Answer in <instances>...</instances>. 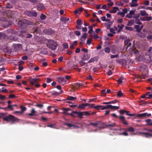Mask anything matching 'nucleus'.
I'll return each mask as SVG.
<instances>
[{
    "label": "nucleus",
    "instance_id": "f257e3e1",
    "mask_svg": "<svg viewBox=\"0 0 152 152\" xmlns=\"http://www.w3.org/2000/svg\"><path fill=\"white\" fill-rule=\"evenodd\" d=\"M3 119V121H6L7 122L10 121L12 122L11 124H14L15 122H18L19 121V119L18 118L11 115H9L8 116L4 117Z\"/></svg>",
    "mask_w": 152,
    "mask_h": 152
},
{
    "label": "nucleus",
    "instance_id": "f03ea898",
    "mask_svg": "<svg viewBox=\"0 0 152 152\" xmlns=\"http://www.w3.org/2000/svg\"><path fill=\"white\" fill-rule=\"evenodd\" d=\"M33 23L31 21L25 19H23L18 21V24L20 27H22L24 25H33Z\"/></svg>",
    "mask_w": 152,
    "mask_h": 152
},
{
    "label": "nucleus",
    "instance_id": "7ed1b4c3",
    "mask_svg": "<svg viewBox=\"0 0 152 152\" xmlns=\"http://www.w3.org/2000/svg\"><path fill=\"white\" fill-rule=\"evenodd\" d=\"M57 45L56 42L52 40L49 39L48 40L47 46L53 50H55L56 48Z\"/></svg>",
    "mask_w": 152,
    "mask_h": 152
},
{
    "label": "nucleus",
    "instance_id": "20e7f679",
    "mask_svg": "<svg viewBox=\"0 0 152 152\" xmlns=\"http://www.w3.org/2000/svg\"><path fill=\"white\" fill-rule=\"evenodd\" d=\"M28 80L30 82V84L31 86L35 85V86L37 88L40 86V85L38 83L40 81L39 78H31Z\"/></svg>",
    "mask_w": 152,
    "mask_h": 152
},
{
    "label": "nucleus",
    "instance_id": "39448f33",
    "mask_svg": "<svg viewBox=\"0 0 152 152\" xmlns=\"http://www.w3.org/2000/svg\"><path fill=\"white\" fill-rule=\"evenodd\" d=\"M144 130L149 132L150 133L139 132V133L140 134H142L143 136L146 138L148 137H152V130L147 129H145Z\"/></svg>",
    "mask_w": 152,
    "mask_h": 152
},
{
    "label": "nucleus",
    "instance_id": "423d86ee",
    "mask_svg": "<svg viewBox=\"0 0 152 152\" xmlns=\"http://www.w3.org/2000/svg\"><path fill=\"white\" fill-rule=\"evenodd\" d=\"M7 32L8 33L7 35L8 36H12V37L14 35H17L18 32L14 30L13 29H9L7 30Z\"/></svg>",
    "mask_w": 152,
    "mask_h": 152
},
{
    "label": "nucleus",
    "instance_id": "0eeeda50",
    "mask_svg": "<svg viewBox=\"0 0 152 152\" xmlns=\"http://www.w3.org/2000/svg\"><path fill=\"white\" fill-rule=\"evenodd\" d=\"M57 81L60 83L64 85L66 84V80L63 77L57 78Z\"/></svg>",
    "mask_w": 152,
    "mask_h": 152
},
{
    "label": "nucleus",
    "instance_id": "6e6552de",
    "mask_svg": "<svg viewBox=\"0 0 152 152\" xmlns=\"http://www.w3.org/2000/svg\"><path fill=\"white\" fill-rule=\"evenodd\" d=\"M118 118L123 124L126 125H127L128 124V123L125 120V118L124 116H119Z\"/></svg>",
    "mask_w": 152,
    "mask_h": 152
},
{
    "label": "nucleus",
    "instance_id": "1a4fd4ad",
    "mask_svg": "<svg viewBox=\"0 0 152 152\" xmlns=\"http://www.w3.org/2000/svg\"><path fill=\"white\" fill-rule=\"evenodd\" d=\"M32 31L33 33L36 34H39L41 32L37 26L33 28Z\"/></svg>",
    "mask_w": 152,
    "mask_h": 152
},
{
    "label": "nucleus",
    "instance_id": "9d476101",
    "mask_svg": "<svg viewBox=\"0 0 152 152\" xmlns=\"http://www.w3.org/2000/svg\"><path fill=\"white\" fill-rule=\"evenodd\" d=\"M90 105V104L86 103L84 104H82L79 105L77 107L78 108L81 109H84L87 106Z\"/></svg>",
    "mask_w": 152,
    "mask_h": 152
},
{
    "label": "nucleus",
    "instance_id": "9b49d317",
    "mask_svg": "<svg viewBox=\"0 0 152 152\" xmlns=\"http://www.w3.org/2000/svg\"><path fill=\"white\" fill-rule=\"evenodd\" d=\"M90 55L88 54H84L83 56L81 58V59L85 61L88 60L90 58Z\"/></svg>",
    "mask_w": 152,
    "mask_h": 152
},
{
    "label": "nucleus",
    "instance_id": "f8f14e48",
    "mask_svg": "<svg viewBox=\"0 0 152 152\" xmlns=\"http://www.w3.org/2000/svg\"><path fill=\"white\" fill-rule=\"evenodd\" d=\"M36 111L34 108H33L31 111V113L26 115L31 116H38V115L36 114Z\"/></svg>",
    "mask_w": 152,
    "mask_h": 152
},
{
    "label": "nucleus",
    "instance_id": "ddd939ff",
    "mask_svg": "<svg viewBox=\"0 0 152 152\" xmlns=\"http://www.w3.org/2000/svg\"><path fill=\"white\" fill-rule=\"evenodd\" d=\"M62 110L63 111V112L62 113L63 114H65L66 115H69V113H67V112L70 110L71 109L69 108H62Z\"/></svg>",
    "mask_w": 152,
    "mask_h": 152
},
{
    "label": "nucleus",
    "instance_id": "4468645a",
    "mask_svg": "<svg viewBox=\"0 0 152 152\" xmlns=\"http://www.w3.org/2000/svg\"><path fill=\"white\" fill-rule=\"evenodd\" d=\"M98 57L96 56L91 58V59L88 61V63H89L94 61H97L98 60Z\"/></svg>",
    "mask_w": 152,
    "mask_h": 152
},
{
    "label": "nucleus",
    "instance_id": "2eb2a0df",
    "mask_svg": "<svg viewBox=\"0 0 152 152\" xmlns=\"http://www.w3.org/2000/svg\"><path fill=\"white\" fill-rule=\"evenodd\" d=\"M118 102L116 100L107 102H104L102 103L103 104H115Z\"/></svg>",
    "mask_w": 152,
    "mask_h": 152
},
{
    "label": "nucleus",
    "instance_id": "dca6fc26",
    "mask_svg": "<svg viewBox=\"0 0 152 152\" xmlns=\"http://www.w3.org/2000/svg\"><path fill=\"white\" fill-rule=\"evenodd\" d=\"M45 8V7H44V5L42 4H39L37 7V10L39 11L44 9Z\"/></svg>",
    "mask_w": 152,
    "mask_h": 152
},
{
    "label": "nucleus",
    "instance_id": "f3484780",
    "mask_svg": "<svg viewBox=\"0 0 152 152\" xmlns=\"http://www.w3.org/2000/svg\"><path fill=\"white\" fill-rule=\"evenodd\" d=\"M48 93L51 94L52 96H58L60 94V93L55 91H50Z\"/></svg>",
    "mask_w": 152,
    "mask_h": 152
},
{
    "label": "nucleus",
    "instance_id": "a211bd4d",
    "mask_svg": "<svg viewBox=\"0 0 152 152\" xmlns=\"http://www.w3.org/2000/svg\"><path fill=\"white\" fill-rule=\"evenodd\" d=\"M130 112L129 111H126L125 113H126V115L131 117H134L136 116V115L135 114H130L129 113Z\"/></svg>",
    "mask_w": 152,
    "mask_h": 152
},
{
    "label": "nucleus",
    "instance_id": "6ab92c4d",
    "mask_svg": "<svg viewBox=\"0 0 152 152\" xmlns=\"http://www.w3.org/2000/svg\"><path fill=\"white\" fill-rule=\"evenodd\" d=\"M116 126V123H111L109 124H107L105 125V126L107 127H114Z\"/></svg>",
    "mask_w": 152,
    "mask_h": 152
},
{
    "label": "nucleus",
    "instance_id": "aec40b11",
    "mask_svg": "<svg viewBox=\"0 0 152 152\" xmlns=\"http://www.w3.org/2000/svg\"><path fill=\"white\" fill-rule=\"evenodd\" d=\"M145 122L148 125L152 126V120L151 119H147L145 120Z\"/></svg>",
    "mask_w": 152,
    "mask_h": 152
},
{
    "label": "nucleus",
    "instance_id": "412c9836",
    "mask_svg": "<svg viewBox=\"0 0 152 152\" xmlns=\"http://www.w3.org/2000/svg\"><path fill=\"white\" fill-rule=\"evenodd\" d=\"M77 99L76 97H74L71 96H68L67 97L66 100L74 101L76 100Z\"/></svg>",
    "mask_w": 152,
    "mask_h": 152
},
{
    "label": "nucleus",
    "instance_id": "4be33fe9",
    "mask_svg": "<svg viewBox=\"0 0 152 152\" xmlns=\"http://www.w3.org/2000/svg\"><path fill=\"white\" fill-rule=\"evenodd\" d=\"M37 16V12L34 11H31V16H33L34 17H36Z\"/></svg>",
    "mask_w": 152,
    "mask_h": 152
},
{
    "label": "nucleus",
    "instance_id": "5701e85b",
    "mask_svg": "<svg viewBox=\"0 0 152 152\" xmlns=\"http://www.w3.org/2000/svg\"><path fill=\"white\" fill-rule=\"evenodd\" d=\"M147 113H144L142 114H137L136 115L137 117H145L146 116Z\"/></svg>",
    "mask_w": 152,
    "mask_h": 152
},
{
    "label": "nucleus",
    "instance_id": "b1692460",
    "mask_svg": "<svg viewBox=\"0 0 152 152\" xmlns=\"http://www.w3.org/2000/svg\"><path fill=\"white\" fill-rule=\"evenodd\" d=\"M124 129L125 130H126L127 132H134V129L132 127H130L127 129Z\"/></svg>",
    "mask_w": 152,
    "mask_h": 152
},
{
    "label": "nucleus",
    "instance_id": "393cba45",
    "mask_svg": "<svg viewBox=\"0 0 152 152\" xmlns=\"http://www.w3.org/2000/svg\"><path fill=\"white\" fill-rule=\"evenodd\" d=\"M140 13L142 16H147L148 15V14L146 13V11L145 10L140 11Z\"/></svg>",
    "mask_w": 152,
    "mask_h": 152
},
{
    "label": "nucleus",
    "instance_id": "a878e982",
    "mask_svg": "<svg viewBox=\"0 0 152 152\" xmlns=\"http://www.w3.org/2000/svg\"><path fill=\"white\" fill-rule=\"evenodd\" d=\"M134 28L136 29V31L138 32H140L141 31V28L140 29V26L137 25H134Z\"/></svg>",
    "mask_w": 152,
    "mask_h": 152
},
{
    "label": "nucleus",
    "instance_id": "bb28decb",
    "mask_svg": "<svg viewBox=\"0 0 152 152\" xmlns=\"http://www.w3.org/2000/svg\"><path fill=\"white\" fill-rule=\"evenodd\" d=\"M134 22V21L133 20H131L128 21L127 25L128 26H131L133 24Z\"/></svg>",
    "mask_w": 152,
    "mask_h": 152
},
{
    "label": "nucleus",
    "instance_id": "cd10ccee",
    "mask_svg": "<svg viewBox=\"0 0 152 152\" xmlns=\"http://www.w3.org/2000/svg\"><path fill=\"white\" fill-rule=\"evenodd\" d=\"M97 124L98 125H100L102 126H105L106 124H105L104 123L100 121H99L97 122Z\"/></svg>",
    "mask_w": 152,
    "mask_h": 152
},
{
    "label": "nucleus",
    "instance_id": "c85d7f7f",
    "mask_svg": "<svg viewBox=\"0 0 152 152\" xmlns=\"http://www.w3.org/2000/svg\"><path fill=\"white\" fill-rule=\"evenodd\" d=\"M88 28H89V30L88 31V33L90 34H92L93 32V26H88Z\"/></svg>",
    "mask_w": 152,
    "mask_h": 152
},
{
    "label": "nucleus",
    "instance_id": "c756f323",
    "mask_svg": "<svg viewBox=\"0 0 152 152\" xmlns=\"http://www.w3.org/2000/svg\"><path fill=\"white\" fill-rule=\"evenodd\" d=\"M77 114L78 115V117L80 118H83V115H84L83 112H78Z\"/></svg>",
    "mask_w": 152,
    "mask_h": 152
},
{
    "label": "nucleus",
    "instance_id": "7c9ffc66",
    "mask_svg": "<svg viewBox=\"0 0 152 152\" xmlns=\"http://www.w3.org/2000/svg\"><path fill=\"white\" fill-rule=\"evenodd\" d=\"M119 108V106H112L111 105L110 109L112 110H116Z\"/></svg>",
    "mask_w": 152,
    "mask_h": 152
},
{
    "label": "nucleus",
    "instance_id": "2f4dec72",
    "mask_svg": "<svg viewBox=\"0 0 152 152\" xmlns=\"http://www.w3.org/2000/svg\"><path fill=\"white\" fill-rule=\"evenodd\" d=\"M112 9L114 12V13L116 12L117 11H119V9L117 7H113Z\"/></svg>",
    "mask_w": 152,
    "mask_h": 152
},
{
    "label": "nucleus",
    "instance_id": "473e14b6",
    "mask_svg": "<svg viewBox=\"0 0 152 152\" xmlns=\"http://www.w3.org/2000/svg\"><path fill=\"white\" fill-rule=\"evenodd\" d=\"M146 95L147 96V97L149 99H151L152 98V94L151 92H148L146 94Z\"/></svg>",
    "mask_w": 152,
    "mask_h": 152
},
{
    "label": "nucleus",
    "instance_id": "72a5a7b5",
    "mask_svg": "<svg viewBox=\"0 0 152 152\" xmlns=\"http://www.w3.org/2000/svg\"><path fill=\"white\" fill-rule=\"evenodd\" d=\"M104 51L105 53H110V48L109 47H106L104 48Z\"/></svg>",
    "mask_w": 152,
    "mask_h": 152
},
{
    "label": "nucleus",
    "instance_id": "f704fd0d",
    "mask_svg": "<svg viewBox=\"0 0 152 152\" xmlns=\"http://www.w3.org/2000/svg\"><path fill=\"white\" fill-rule=\"evenodd\" d=\"M64 125L67 126L69 128H71L72 127H75V126L72 124H68L67 123H65L64 124Z\"/></svg>",
    "mask_w": 152,
    "mask_h": 152
},
{
    "label": "nucleus",
    "instance_id": "c9c22d12",
    "mask_svg": "<svg viewBox=\"0 0 152 152\" xmlns=\"http://www.w3.org/2000/svg\"><path fill=\"white\" fill-rule=\"evenodd\" d=\"M6 36L4 34L0 33V40L4 38Z\"/></svg>",
    "mask_w": 152,
    "mask_h": 152
},
{
    "label": "nucleus",
    "instance_id": "e433bc0d",
    "mask_svg": "<svg viewBox=\"0 0 152 152\" xmlns=\"http://www.w3.org/2000/svg\"><path fill=\"white\" fill-rule=\"evenodd\" d=\"M46 16L43 14H41L40 16V19L42 20H44L46 19Z\"/></svg>",
    "mask_w": 152,
    "mask_h": 152
},
{
    "label": "nucleus",
    "instance_id": "4c0bfd02",
    "mask_svg": "<svg viewBox=\"0 0 152 152\" xmlns=\"http://www.w3.org/2000/svg\"><path fill=\"white\" fill-rule=\"evenodd\" d=\"M77 24L79 26L81 25L82 24V21L80 19H78L76 21Z\"/></svg>",
    "mask_w": 152,
    "mask_h": 152
},
{
    "label": "nucleus",
    "instance_id": "58836bf2",
    "mask_svg": "<svg viewBox=\"0 0 152 152\" xmlns=\"http://www.w3.org/2000/svg\"><path fill=\"white\" fill-rule=\"evenodd\" d=\"M123 95V94L121 93V91H119L118 92L117 94V96L118 97H120L122 96Z\"/></svg>",
    "mask_w": 152,
    "mask_h": 152
},
{
    "label": "nucleus",
    "instance_id": "ea45409f",
    "mask_svg": "<svg viewBox=\"0 0 152 152\" xmlns=\"http://www.w3.org/2000/svg\"><path fill=\"white\" fill-rule=\"evenodd\" d=\"M6 109H6L7 108L10 109V110H13V106L11 105H8L7 106V107H6Z\"/></svg>",
    "mask_w": 152,
    "mask_h": 152
},
{
    "label": "nucleus",
    "instance_id": "a19ab883",
    "mask_svg": "<svg viewBox=\"0 0 152 152\" xmlns=\"http://www.w3.org/2000/svg\"><path fill=\"white\" fill-rule=\"evenodd\" d=\"M106 92L105 89L102 90L101 91L102 96H106Z\"/></svg>",
    "mask_w": 152,
    "mask_h": 152
},
{
    "label": "nucleus",
    "instance_id": "79ce46f5",
    "mask_svg": "<svg viewBox=\"0 0 152 152\" xmlns=\"http://www.w3.org/2000/svg\"><path fill=\"white\" fill-rule=\"evenodd\" d=\"M63 46L64 48L65 49H67L68 48V44L66 42L64 43L63 44Z\"/></svg>",
    "mask_w": 152,
    "mask_h": 152
},
{
    "label": "nucleus",
    "instance_id": "37998d69",
    "mask_svg": "<svg viewBox=\"0 0 152 152\" xmlns=\"http://www.w3.org/2000/svg\"><path fill=\"white\" fill-rule=\"evenodd\" d=\"M135 22L136 24L138 25H140L141 24V23L140 22V20L139 19H136L135 20Z\"/></svg>",
    "mask_w": 152,
    "mask_h": 152
},
{
    "label": "nucleus",
    "instance_id": "c03bdc74",
    "mask_svg": "<svg viewBox=\"0 0 152 152\" xmlns=\"http://www.w3.org/2000/svg\"><path fill=\"white\" fill-rule=\"evenodd\" d=\"M102 107V106L99 105H97L96 106H94V108L95 109L99 110L101 109V107Z\"/></svg>",
    "mask_w": 152,
    "mask_h": 152
},
{
    "label": "nucleus",
    "instance_id": "a18cd8bd",
    "mask_svg": "<svg viewBox=\"0 0 152 152\" xmlns=\"http://www.w3.org/2000/svg\"><path fill=\"white\" fill-rule=\"evenodd\" d=\"M24 13L25 15L29 16H31V11H26Z\"/></svg>",
    "mask_w": 152,
    "mask_h": 152
},
{
    "label": "nucleus",
    "instance_id": "49530a36",
    "mask_svg": "<svg viewBox=\"0 0 152 152\" xmlns=\"http://www.w3.org/2000/svg\"><path fill=\"white\" fill-rule=\"evenodd\" d=\"M152 19V18L151 16L147 17L144 20H146L147 21H149L151 20Z\"/></svg>",
    "mask_w": 152,
    "mask_h": 152
},
{
    "label": "nucleus",
    "instance_id": "de8ad7c7",
    "mask_svg": "<svg viewBox=\"0 0 152 152\" xmlns=\"http://www.w3.org/2000/svg\"><path fill=\"white\" fill-rule=\"evenodd\" d=\"M125 28L128 31H132L133 30V28L132 27L126 26Z\"/></svg>",
    "mask_w": 152,
    "mask_h": 152
},
{
    "label": "nucleus",
    "instance_id": "09e8293b",
    "mask_svg": "<svg viewBox=\"0 0 152 152\" xmlns=\"http://www.w3.org/2000/svg\"><path fill=\"white\" fill-rule=\"evenodd\" d=\"M138 5V4H137L135 3L134 2H132V3L130 5L131 7H135Z\"/></svg>",
    "mask_w": 152,
    "mask_h": 152
},
{
    "label": "nucleus",
    "instance_id": "8fccbe9b",
    "mask_svg": "<svg viewBox=\"0 0 152 152\" xmlns=\"http://www.w3.org/2000/svg\"><path fill=\"white\" fill-rule=\"evenodd\" d=\"M119 57V55L118 54H116L115 55H111L110 58H118Z\"/></svg>",
    "mask_w": 152,
    "mask_h": 152
},
{
    "label": "nucleus",
    "instance_id": "3c124183",
    "mask_svg": "<svg viewBox=\"0 0 152 152\" xmlns=\"http://www.w3.org/2000/svg\"><path fill=\"white\" fill-rule=\"evenodd\" d=\"M117 14L120 15L122 17H124L125 15V14L123 12H118L117 13Z\"/></svg>",
    "mask_w": 152,
    "mask_h": 152
},
{
    "label": "nucleus",
    "instance_id": "603ef678",
    "mask_svg": "<svg viewBox=\"0 0 152 152\" xmlns=\"http://www.w3.org/2000/svg\"><path fill=\"white\" fill-rule=\"evenodd\" d=\"M90 125H92L94 127H97V122L96 123H91Z\"/></svg>",
    "mask_w": 152,
    "mask_h": 152
},
{
    "label": "nucleus",
    "instance_id": "864d4df0",
    "mask_svg": "<svg viewBox=\"0 0 152 152\" xmlns=\"http://www.w3.org/2000/svg\"><path fill=\"white\" fill-rule=\"evenodd\" d=\"M20 108L21 109V111L23 112V113L26 109V107H23L22 106H21Z\"/></svg>",
    "mask_w": 152,
    "mask_h": 152
},
{
    "label": "nucleus",
    "instance_id": "5fc2aeb1",
    "mask_svg": "<svg viewBox=\"0 0 152 152\" xmlns=\"http://www.w3.org/2000/svg\"><path fill=\"white\" fill-rule=\"evenodd\" d=\"M145 75L144 74H142L141 75H139L138 77L140 79H144L145 78Z\"/></svg>",
    "mask_w": 152,
    "mask_h": 152
},
{
    "label": "nucleus",
    "instance_id": "6e6d98bb",
    "mask_svg": "<svg viewBox=\"0 0 152 152\" xmlns=\"http://www.w3.org/2000/svg\"><path fill=\"white\" fill-rule=\"evenodd\" d=\"M4 87L2 88V90L1 91V92L3 93H7L8 92L7 90Z\"/></svg>",
    "mask_w": 152,
    "mask_h": 152
},
{
    "label": "nucleus",
    "instance_id": "4d7b16f0",
    "mask_svg": "<svg viewBox=\"0 0 152 152\" xmlns=\"http://www.w3.org/2000/svg\"><path fill=\"white\" fill-rule=\"evenodd\" d=\"M130 41V39H128L125 40L124 41V43L125 45H128V43Z\"/></svg>",
    "mask_w": 152,
    "mask_h": 152
},
{
    "label": "nucleus",
    "instance_id": "13d9d810",
    "mask_svg": "<svg viewBox=\"0 0 152 152\" xmlns=\"http://www.w3.org/2000/svg\"><path fill=\"white\" fill-rule=\"evenodd\" d=\"M79 63L80 64L81 66H83L86 64L85 62H83L82 61H79Z\"/></svg>",
    "mask_w": 152,
    "mask_h": 152
},
{
    "label": "nucleus",
    "instance_id": "bf43d9fd",
    "mask_svg": "<svg viewBox=\"0 0 152 152\" xmlns=\"http://www.w3.org/2000/svg\"><path fill=\"white\" fill-rule=\"evenodd\" d=\"M124 26V24L118 25V27L121 29H122Z\"/></svg>",
    "mask_w": 152,
    "mask_h": 152
},
{
    "label": "nucleus",
    "instance_id": "052dcab7",
    "mask_svg": "<svg viewBox=\"0 0 152 152\" xmlns=\"http://www.w3.org/2000/svg\"><path fill=\"white\" fill-rule=\"evenodd\" d=\"M66 53L68 55H71L72 53V52L71 50H66Z\"/></svg>",
    "mask_w": 152,
    "mask_h": 152
},
{
    "label": "nucleus",
    "instance_id": "680f3d73",
    "mask_svg": "<svg viewBox=\"0 0 152 152\" xmlns=\"http://www.w3.org/2000/svg\"><path fill=\"white\" fill-rule=\"evenodd\" d=\"M119 134L120 135H123L125 136H127L128 135V133L126 132H124L120 133Z\"/></svg>",
    "mask_w": 152,
    "mask_h": 152
},
{
    "label": "nucleus",
    "instance_id": "e2e57ef3",
    "mask_svg": "<svg viewBox=\"0 0 152 152\" xmlns=\"http://www.w3.org/2000/svg\"><path fill=\"white\" fill-rule=\"evenodd\" d=\"M6 7L8 8H12V7L10 3H8L6 4Z\"/></svg>",
    "mask_w": 152,
    "mask_h": 152
},
{
    "label": "nucleus",
    "instance_id": "0e129e2a",
    "mask_svg": "<svg viewBox=\"0 0 152 152\" xmlns=\"http://www.w3.org/2000/svg\"><path fill=\"white\" fill-rule=\"evenodd\" d=\"M16 96L13 94H10L9 96V98H16Z\"/></svg>",
    "mask_w": 152,
    "mask_h": 152
},
{
    "label": "nucleus",
    "instance_id": "69168bd1",
    "mask_svg": "<svg viewBox=\"0 0 152 152\" xmlns=\"http://www.w3.org/2000/svg\"><path fill=\"white\" fill-rule=\"evenodd\" d=\"M83 113H84V115L86 116L90 115L91 114V113H89L88 111L83 112Z\"/></svg>",
    "mask_w": 152,
    "mask_h": 152
},
{
    "label": "nucleus",
    "instance_id": "338daca9",
    "mask_svg": "<svg viewBox=\"0 0 152 152\" xmlns=\"http://www.w3.org/2000/svg\"><path fill=\"white\" fill-rule=\"evenodd\" d=\"M78 1L81 3H82L83 4H88V3L87 2H85L84 1L81 0H79Z\"/></svg>",
    "mask_w": 152,
    "mask_h": 152
},
{
    "label": "nucleus",
    "instance_id": "774afa93",
    "mask_svg": "<svg viewBox=\"0 0 152 152\" xmlns=\"http://www.w3.org/2000/svg\"><path fill=\"white\" fill-rule=\"evenodd\" d=\"M107 5H106V4H104L102 6V7L101 8L103 9L104 10H108L107 9Z\"/></svg>",
    "mask_w": 152,
    "mask_h": 152
}]
</instances>
